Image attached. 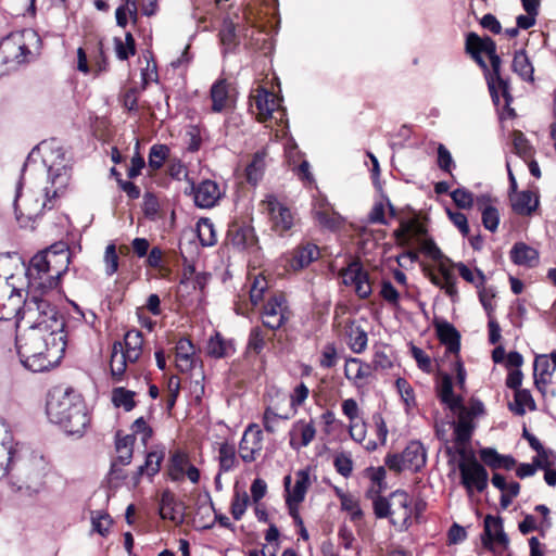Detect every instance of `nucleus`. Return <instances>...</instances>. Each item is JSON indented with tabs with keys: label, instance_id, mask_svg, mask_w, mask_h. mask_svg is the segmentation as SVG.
I'll use <instances>...</instances> for the list:
<instances>
[{
	"label": "nucleus",
	"instance_id": "1",
	"mask_svg": "<svg viewBox=\"0 0 556 556\" xmlns=\"http://www.w3.org/2000/svg\"><path fill=\"white\" fill-rule=\"evenodd\" d=\"M68 180L70 173L61 149L53 151L51 143L48 142L36 146L24 163L16 186V218L25 216L29 220H35L43 210H52Z\"/></svg>",
	"mask_w": 556,
	"mask_h": 556
},
{
	"label": "nucleus",
	"instance_id": "2",
	"mask_svg": "<svg viewBox=\"0 0 556 556\" xmlns=\"http://www.w3.org/2000/svg\"><path fill=\"white\" fill-rule=\"evenodd\" d=\"M17 353L22 364L34 372L51 368L64 354L66 340L59 349L52 346V336L43 328L25 329L16 339Z\"/></svg>",
	"mask_w": 556,
	"mask_h": 556
},
{
	"label": "nucleus",
	"instance_id": "3",
	"mask_svg": "<svg viewBox=\"0 0 556 556\" xmlns=\"http://www.w3.org/2000/svg\"><path fill=\"white\" fill-rule=\"evenodd\" d=\"M46 410L49 419L68 434L81 435L90 422L85 402L74 391L50 393Z\"/></svg>",
	"mask_w": 556,
	"mask_h": 556
},
{
	"label": "nucleus",
	"instance_id": "4",
	"mask_svg": "<svg viewBox=\"0 0 556 556\" xmlns=\"http://www.w3.org/2000/svg\"><path fill=\"white\" fill-rule=\"evenodd\" d=\"M70 252L67 250L40 252L34 255L25 270L27 294L51 289L67 270Z\"/></svg>",
	"mask_w": 556,
	"mask_h": 556
},
{
	"label": "nucleus",
	"instance_id": "5",
	"mask_svg": "<svg viewBox=\"0 0 556 556\" xmlns=\"http://www.w3.org/2000/svg\"><path fill=\"white\" fill-rule=\"evenodd\" d=\"M471 40L477 41L480 45V50H482V53L486 54L490 59L492 73L488 72L486 83L493 103L498 106L502 97L504 100V108L507 111V116L514 117L515 111L510 108V103L513 102L510 85L509 80L501 75L502 60L496 53L495 41L488 36H472Z\"/></svg>",
	"mask_w": 556,
	"mask_h": 556
},
{
	"label": "nucleus",
	"instance_id": "6",
	"mask_svg": "<svg viewBox=\"0 0 556 556\" xmlns=\"http://www.w3.org/2000/svg\"><path fill=\"white\" fill-rule=\"evenodd\" d=\"M46 464L42 457L23 458L21 450L18 459L9 472L10 483L16 492L27 496L36 495L45 484Z\"/></svg>",
	"mask_w": 556,
	"mask_h": 556
},
{
	"label": "nucleus",
	"instance_id": "7",
	"mask_svg": "<svg viewBox=\"0 0 556 556\" xmlns=\"http://www.w3.org/2000/svg\"><path fill=\"white\" fill-rule=\"evenodd\" d=\"M408 496L405 492H394L391 502L377 496L374 500V511L377 518L390 517L393 525L401 523L405 529L410 525L412 510L407 506Z\"/></svg>",
	"mask_w": 556,
	"mask_h": 556
},
{
	"label": "nucleus",
	"instance_id": "8",
	"mask_svg": "<svg viewBox=\"0 0 556 556\" xmlns=\"http://www.w3.org/2000/svg\"><path fill=\"white\" fill-rule=\"evenodd\" d=\"M462 459L458 462L460 482L471 496L473 492L482 493L489 484V473L486 469L471 455L467 456L466 451L460 450Z\"/></svg>",
	"mask_w": 556,
	"mask_h": 556
},
{
	"label": "nucleus",
	"instance_id": "9",
	"mask_svg": "<svg viewBox=\"0 0 556 556\" xmlns=\"http://www.w3.org/2000/svg\"><path fill=\"white\" fill-rule=\"evenodd\" d=\"M166 473L173 482H181L185 477L193 484L200 481V470L191 464L188 453L182 450H176L170 454Z\"/></svg>",
	"mask_w": 556,
	"mask_h": 556
},
{
	"label": "nucleus",
	"instance_id": "10",
	"mask_svg": "<svg viewBox=\"0 0 556 556\" xmlns=\"http://www.w3.org/2000/svg\"><path fill=\"white\" fill-rule=\"evenodd\" d=\"M36 38L34 31L27 30L22 33H12L0 42V52L5 62H15L17 64L24 63L27 55L30 53L25 38Z\"/></svg>",
	"mask_w": 556,
	"mask_h": 556
},
{
	"label": "nucleus",
	"instance_id": "11",
	"mask_svg": "<svg viewBox=\"0 0 556 556\" xmlns=\"http://www.w3.org/2000/svg\"><path fill=\"white\" fill-rule=\"evenodd\" d=\"M36 293L37 292H31L29 295L27 294L22 305L20 326L23 324L26 329L42 326L41 321L43 319H40V312L43 308H48V315L55 316V306Z\"/></svg>",
	"mask_w": 556,
	"mask_h": 556
},
{
	"label": "nucleus",
	"instance_id": "12",
	"mask_svg": "<svg viewBox=\"0 0 556 556\" xmlns=\"http://www.w3.org/2000/svg\"><path fill=\"white\" fill-rule=\"evenodd\" d=\"M21 446L15 443L8 425L0 421V479L8 476L12 465L18 459Z\"/></svg>",
	"mask_w": 556,
	"mask_h": 556
},
{
	"label": "nucleus",
	"instance_id": "13",
	"mask_svg": "<svg viewBox=\"0 0 556 556\" xmlns=\"http://www.w3.org/2000/svg\"><path fill=\"white\" fill-rule=\"evenodd\" d=\"M343 283L345 286H353L355 293L366 299L371 294V286L369 282L368 273L364 270L358 261H352L346 268L341 270Z\"/></svg>",
	"mask_w": 556,
	"mask_h": 556
},
{
	"label": "nucleus",
	"instance_id": "14",
	"mask_svg": "<svg viewBox=\"0 0 556 556\" xmlns=\"http://www.w3.org/2000/svg\"><path fill=\"white\" fill-rule=\"evenodd\" d=\"M289 319V311L283 295L270 298L263 307V325L270 330H277Z\"/></svg>",
	"mask_w": 556,
	"mask_h": 556
},
{
	"label": "nucleus",
	"instance_id": "15",
	"mask_svg": "<svg viewBox=\"0 0 556 556\" xmlns=\"http://www.w3.org/2000/svg\"><path fill=\"white\" fill-rule=\"evenodd\" d=\"M263 431L255 424L244 430L239 443V455L244 463H252L263 448Z\"/></svg>",
	"mask_w": 556,
	"mask_h": 556
},
{
	"label": "nucleus",
	"instance_id": "16",
	"mask_svg": "<svg viewBox=\"0 0 556 556\" xmlns=\"http://www.w3.org/2000/svg\"><path fill=\"white\" fill-rule=\"evenodd\" d=\"M416 460L417 441H410L402 453L388 454L384 464L390 470L397 473L406 470L417 472Z\"/></svg>",
	"mask_w": 556,
	"mask_h": 556
},
{
	"label": "nucleus",
	"instance_id": "17",
	"mask_svg": "<svg viewBox=\"0 0 556 556\" xmlns=\"http://www.w3.org/2000/svg\"><path fill=\"white\" fill-rule=\"evenodd\" d=\"M289 445L293 451L308 446L316 437V427L313 420L299 419L294 421L288 432Z\"/></svg>",
	"mask_w": 556,
	"mask_h": 556
},
{
	"label": "nucleus",
	"instance_id": "18",
	"mask_svg": "<svg viewBox=\"0 0 556 556\" xmlns=\"http://www.w3.org/2000/svg\"><path fill=\"white\" fill-rule=\"evenodd\" d=\"M496 202V199L488 193L476 197V206L481 213L482 225L490 232H495L498 229L501 220Z\"/></svg>",
	"mask_w": 556,
	"mask_h": 556
},
{
	"label": "nucleus",
	"instance_id": "19",
	"mask_svg": "<svg viewBox=\"0 0 556 556\" xmlns=\"http://www.w3.org/2000/svg\"><path fill=\"white\" fill-rule=\"evenodd\" d=\"M381 296L395 306L396 316L400 319L413 320V313L409 311L410 304L414 300L409 295L401 296L399 291L390 281H384L381 287Z\"/></svg>",
	"mask_w": 556,
	"mask_h": 556
},
{
	"label": "nucleus",
	"instance_id": "20",
	"mask_svg": "<svg viewBox=\"0 0 556 556\" xmlns=\"http://www.w3.org/2000/svg\"><path fill=\"white\" fill-rule=\"evenodd\" d=\"M419 254L433 264V267L439 271L442 267L452 265L451 260L446 257L437 243L425 235V229L419 223Z\"/></svg>",
	"mask_w": 556,
	"mask_h": 556
},
{
	"label": "nucleus",
	"instance_id": "21",
	"mask_svg": "<svg viewBox=\"0 0 556 556\" xmlns=\"http://www.w3.org/2000/svg\"><path fill=\"white\" fill-rule=\"evenodd\" d=\"M482 544L489 548H493V543L496 542L503 547H507L509 540L504 532L503 519L500 516L486 515L484 518V533L481 538Z\"/></svg>",
	"mask_w": 556,
	"mask_h": 556
},
{
	"label": "nucleus",
	"instance_id": "22",
	"mask_svg": "<svg viewBox=\"0 0 556 556\" xmlns=\"http://www.w3.org/2000/svg\"><path fill=\"white\" fill-rule=\"evenodd\" d=\"M194 204L201 208L213 207L220 199L219 186L210 179L201 181L199 185H192Z\"/></svg>",
	"mask_w": 556,
	"mask_h": 556
},
{
	"label": "nucleus",
	"instance_id": "23",
	"mask_svg": "<svg viewBox=\"0 0 556 556\" xmlns=\"http://www.w3.org/2000/svg\"><path fill=\"white\" fill-rule=\"evenodd\" d=\"M263 203L270 215L276 230L287 231L291 229L293 216L287 206L280 203L274 195H268Z\"/></svg>",
	"mask_w": 556,
	"mask_h": 556
},
{
	"label": "nucleus",
	"instance_id": "24",
	"mask_svg": "<svg viewBox=\"0 0 556 556\" xmlns=\"http://www.w3.org/2000/svg\"><path fill=\"white\" fill-rule=\"evenodd\" d=\"M555 371V365L551 362L548 355H539L533 364V378L536 390L543 395H546L547 386L552 382V377Z\"/></svg>",
	"mask_w": 556,
	"mask_h": 556
},
{
	"label": "nucleus",
	"instance_id": "25",
	"mask_svg": "<svg viewBox=\"0 0 556 556\" xmlns=\"http://www.w3.org/2000/svg\"><path fill=\"white\" fill-rule=\"evenodd\" d=\"M40 319H43L40 328H43V331H48L52 336V346L54 349L61 348L66 336L64 332L65 324L58 309L55 308V316L48 315V308L41 309Z\"/></svg>",
	"mask_w": 556,
	"mask_h": 556
},
{
	"label": "nucleus",
	"instance_id": "26",
	"mask_svg": "<svg viewBox=\"0 0 556 556\" xmlns=\"http://www.w3.org/2000/svg\"><path fill=\"white\" fill-rule=\"evenodd\" d=\"M511 210L521 216H531L540 205L539 195L531 190H522L509 195Z\"/></svg>",
	"mask_w": 556,
	"mask_h": 556
},
{
	"label": "nucleus",
	"instance_id": "27",
	"mask_svg": "<svg viewBox=\"0 0 556 556\" xmlns=\"http://www.w3.org/2000/svg\"><path fill=\"white\" fill-rule=\"evenodd\" d=\"M290 483L291 477L286 476L283 479V484L288 493L286 502H294L295 505H299L304 501L311 484L308 471L306 469H302L295 473V484L292 490H290Z\"/></svg>",
	"mask_w": 556,
	"mask_h": 556
},
{
	"label": "nucleus",
	"instance_id": "28",
	"mask_svg": "<svg viewBox=\"0 0 556 556\" xmlns=\"http://www.w3.org/2000/svg\"><path fill=\"white\" fill-rule=\"evenodd\" d=\"M422 273L433 285L444 289L447 295L453 298L457 294L456 277L453 273L452 265L442 267V269L439 270L440 276L435 275L428 265L422 266Z\"/></svg>",
	"mask_w": 556,
	"mask_h": 556
},
{
	"label": "nucleus",
	"instance_id": "29",
	"mask_svg": "<svg viewBox=\"0 0 556 556\" xmlns=\"http://www.w3.org/2000/svg\"><path fill=\"white\" fill-rule=\"evenodd\" d=\"M128 361L127 354L124 353L123 343L115 341L112 345L110 357V372L114 383H119L125 380Z\"/></svg>",
	"mask_w": 556,
	"mask_h": 556
},
{
	"label": "nucleus",
	"instance_id": "30",
	"mask_svg": "<svg viewBox=\"0 0 556 556\" xmlns=\"http://www.w3.org/2000/svg\"><path fill=\"white\" fill-rule=\"evenodd\" d=\"M509 257L515 265L528 268L535 267L540 262L539 251L525 242H516L509 252Z\"/></svg>",
	"mask_w": 556,
	"mask_h": 556
},
{
	"label": "nucleus",
	"instance_id": "31",
	"mask_svg": "<svg viewBox=\"0 0 556 556\" xmlns=\"http://www.w3.org/2000/svg\"><path fill=\"white\" fill-rule=\"evenodd\" d=\"M253 99L254 105L262 121H266L267 118L273 117L274 112L279 113L281 116L285 114L283 111L280 112L277 109L279 103L276 100L274 93L264 88L256 89V94L253 97Z\"/></svg>",
	"mask_w": 556,
	"mask_h": 556
},
{
	"label": "nucleus",
	"instance_id": "32",
	"mask_svg": "<svg viewBox=\"0 0 556 556\" xmlns=\"http://www.w3.org/2000/svg\"><path fill=\"white\" fill-rule=\"evenodd\" d=\"M23 289H16L15 287L9 288L8 302L0 301V320H11L17 318V327L21 321V298Z\"/></svg>",
	"mask_w": 556,
	"mask_h": 556
},
{
	"label": "nucleus",
	"instance_id": "33",
	"mask_svg": "<svg viewBox=\"0 0 556 556\" xmlns=\"http://www.w3.org/2000/svg\"><path fill=\"white\" fill-rule=\"evenodd\" d=\"M195 349L187 338H181L176 344V366L179 371L188 372L195 364Z\"/></svg>",
	"mask_w": 556,
	"mask_h": 556
},
{
	"label": "nucleus",
	"instance_id": "34",
	"mask_svg": "<svg viewBox=\"0 0 556 556\" xmlns=\"http://www.w3.org/2000/svg\"><path fill=\"white\" fill-rule=\"evenodd\" d=\"M164 447L149 452L146 456L144 464L138 467L137 471L132 477L135 483L137 484L144 473L149 477L155 476L161 469V465L164 460Z\"/></svg>",
	"mask_w": 556,
	"mask_h": 556
},
{
	"label": "nucleus",
	"instance_id": "35",
	"mask_svg": "<svg viewBox=\"0 0 556 556\" xmlns=\"http://www.w3.org/2000/svg\"><path fill=\"white\" fill-rule=\"evenodd\" d=\"M160 516L162 519H169L175 523H181L185 519L182 505L178 504L174 495L168 491L162 494Z\"/></svg>",
	"mask_w": 556,
	"mask_h": 556
},
{
	"label": "nucleus",
	"instance_id": "36",
	"mask_svg": "<svg viewBox=\"0 0 556 556\" xmlns=\"http://www.w3.org/2000/svg\"><path fill=\"white\" fill-rule=\"evenodd\" d=\"M212 111L220 113L230 106L229 85L226 79H217L211 87Z\"/></svg>",
	"mask_w": 556,
	"mask_h": 556
},
{
	"label": "nucleus",
	"instance_id": "37",
	"mask_svg": "<svg viewBox=\"0 0 556 556\" xmlns=\"http://www.w3.org/2000/svg\"><path fill=\"white\" fill-rule=\"evenodd\" d=\"M511 70L523 81L533 83L534 67L525 49L515 51L511 62Z\"/></svg>",
	"mask_w": 556,
	"mask_h": 556
},
{
	"label": "nucleus",
	"instance_id": "38",
	"mask_svg": "<svg viewBox=\"0 0 556 556\" xmlns=\"http://www.w3.org/2000/svg\"><path fill=\"white\" fill-rule=\"evenodd\" d=\"M481 460L493 469L504 468L510 470L516 465V459L510 455H501L495 448L484 447L480 450Z\"/></svg>",
	"mask_w": 556,
	"mask_h": 556
},
{
	"label": "nucleus",
	"instance_id": "39",
	"mask_svg": "<svg viewBox=\"0 0 556 556\" xmlns=\"http://www.w3.org/2000/svg\"><path fill=\"white\" fill-rule=\"evenodd\" d=\"M230 243L239 250H245L256 244L254 229L250 226L236 227L228 232Z\"/></svg>",
	"mask_w": 556,
	"mask_h": 556
},
{
	"label": "nucleus",
	"instance_id": "40",
	"mask_svg": "<svg viewBox=\"0 0 556 556\" xmlns=\"http://www.w3.org/2000/svg\"><path fill=\"white\" fill-rule=\"evenodd\" d=\"M437 333L448 352L457 353L459 351L460 336L453 325L446 321L438 324Z\"/></svg>",
	"mask_w": 556,
	"mask_h": 556
},
{
	"label": "nucleus",
	"instance_id": "41",
	"mask_svg": "<svg viewBox=\"0 0 556 556\" xmlns=\"http://www.w3.org/2000/svg\"><path fill=\"white\" fill-rule=\"evenodd\" d=\"M142 332L136 329L129 330L124 337V353L127 354L130 364L136 363L142 353Z\"/></svg>",
	"mask_w": 556,
	"mask_h": 556
},
{
	"label": "nucleus",
	"instance_id": "42",
	"mask_svg": "<svg viewBox=\"0 0 556 556\" xmlns=\"http://www.w3.org/2000/svg\"><path fill=\"white\" fill-rule=\"evenodd\" d=\"M509 409L517 416H523L528 410L536 409L535 401L528 389L515 391L514 402L509 403Z\"/></svg>",
	"mask_w": 556,
	"mask_h": 556
},
{
	"label": "nucleus",
	"instance_id": "43",
	"mask_svg": "<svg viewBox=\"0 0 556 556\" xmlns=\"http://www.w3.org/2000/svg\"><path fill=\"white\" fill-rule=\"evenodd\" d=\"M219 40L224 47V53L233 52L239 45L236 25L230 18L223 21L219 30Z\"/></svg>",
	"mask_w": 556,
	"mask_h": 556
},
{
	"label": "nucleus",
	"instance_id": "44",
	"mask_svg": "<svg viewBox=\"0 0 556 556\" xmlns=\"http://www.w3.org/2000/svg\"><path fill=\"white\" fill-rule=\"evenodd\" d=\"M319 257V248L314 243H306L294 251L292 266L304 268Z\"/></svg>",
	"mask_w": 556,
	"mask_h": 556
},
{
	"label": "nucleus",
	"instance_id": "45",
	"mask_svg": "<svg viewBox=\"0 0 556 556\" xmlns=\"http://www.w3.org/2000/svg\"><path fill=\"white\" fill-rule=\"evenodd\" d=\"M472 424L471 419L460 414L458 420L454 422V440L457 445H459L458 452L460 450L465 451V445L469 442L472 434Z\"/></svg>",
	"mask_w": 556,
	"mask_h": 556
},
{
	"label": "nucleus",
	"instance_id": "46",
	"mask_svg": "<svg viewBox=\"0 0 556 556\" xmlns=\"http://www.w3.org/2000/svg\"><path fill=\"white\" fill-rule=\"evenodd\" d=\"M345 377L357 383L371 375V366L358 358L348 359L344 366Z\"/></svg>",
	"mask_w": 556,
	"mask_h": 556
},
{
	"label": "nucleus",
	"instance_id": "47",
	"mask_svg": "<svg viewBox=\"0 0 556 556\" xmlns=\"http://www.w3.org/2000/svg\"><path fill=\"white\" fill-rule=\"evenodd\" d=\"M440 399L452 410L462 409V397L456 395L453 391V381L450 376H444L440 384Z\"/></svg>",
	"mask_w": 556,
	"mask_h": 556
},
{
	"label": "nucleus",
	"instance_id": "48",
	"mask_svg": "<svg viewBox=\"0 0 556 556\" xmlns=\"http://www.w3.org/2000/svg\"><path fill=\"white\" fill-rule=\"evenodd\" d=\"M218 460L220 472H228L235 469L238 465L235 445L228 442L222 443L218 448Z\"/></svg>",
	"mask_w": 556,
	"mask_h": 556
},
{
	"label": "nucleus",
	"instance_id": "49",
	"mask_svg": "<svg viewBox=\"0 0 556 556\" xmlns=\"http://www.w3.org/2000/svg\"><path fill=\"white\" fill-rule=\"evenodd\" d=\"M314 216L320 225L329 229H336L340 225V216L329 213V204L319 201L315 204Z\"/></svg>",
	"mask_w": 556,
	"mask_h": 556
},
{
	"label": "nucleus",
	"instance_id": "50",
	"mask_svg": "<svg viewBox=\"0 0 556 556\" xmlns=\"http://www.w3.org/2000/svg\"><path fill=\"white\" fill-rule=\"evenodd\" d=\"M207 353L215 358H222L233 354L235 348L230 341L224 340L219 333H216L207 343Z\"/></svg>",
	"mask_w": 556,
	"mask_h": 556
},
{
	"label": "nucleus",
	"instance_id": "51",
	"mask_svg": "<svg viewBox=\"0 0 556 556\" xmlns=\"http://www.w3.org/2000/svg\"><path fill=\"white\" fill-rule=\"evenodd\" d=\"M342 412L349 418L350 425V434L356 441H362L364 439V431L361 429L356 437L355 430L357 429V425L354 424L355 419L358 417V405L354 399H346L342 402Z\"/></svg>",
	"mask_w": 556,
	"mask_h": 556
},
{
	"label": "nucleus",
	"instance_id": "52",
	"mask_svg": "<svg viewBox=\"0 0 556 556\" xmlns=\"http://www.w3.org/2000/svg\"><path fill=\"white\" fill-rule=\"evenodd\" d=\"M265 153L257 152L253 155L251 163L247 166V180L251 185H256L264 175Z\"/></svg>",
	"mask_w": 556,
	"mask_h": 556
},
{
	"label": "nucleus",
	"instance_id": "53",
	"mask_svg": "<svg viewBox=\"0 0 556 556\" xmlns=\"http://www.w3.org/2000/svg\"><path fill=\"white\" fill-rule=\"evenodd\" d=\"M395 388L405 406L406 413H409L416 406L415 390L412 384L405 379L399 377L395 380Z\"/></svg>",
	"mask_w": 556,
	"mask_h": 556
},
{
	"label": "nucleus",
	"instance_id": "54",
	"mask_svg": "<svg viewBox=\"0 0 556 556\" xmlns=\"http://www.w3.org/2000/svg\"><path fill=\"white\" fill-rule=\"evenodd\" d=\"M136 393L123 387L114 388L112 391V403L116 407H123L126 412L135 408L136 402L134 400Z\"/></svg>",
	"mask_w": 556,
	"mask_h": 556
},
{
	"label": "nucleus",
	"instance_id": "55",
	"mask_svg": "<svg viewBox=\"0 0 556 556\" xmlns=\"http://www.w3.org/2000/svg\"><path fill=\"white\" fill-rule=\"evenodd\" d=\"M198 238L203 247L216 243V233L213 223L208 218H201L197 224Z\"/></svg>",
	"mask_w": 556,
	"mask_h": 556
},
{
	"label": "nucleus",
	"instance_id": "56",
	"mask_svg": "<svg viewBox=\"0 0 556 556\" xmlns=\"http://www.w3.org/2000/svg\"><path fill=\"white\" fill-rule=\"evenodd\" d=\"M349 346L354 353H362L367 346V333L361 327H351L348 333Z\"/></svg>",
	"mask_w": 556,
	"mask_h": 556
},
{
	"label": "nucleus",
	"instance_id": "57",
	"mask_svg": "<svg viewBox=\"0 0 556 556\" xmlns=\"http://www.w3.org/2000/svg\"><path fill=\"white\" fill-rule=\"evenodd\" d=\"M169 148L166 144H153L149 152V166L156 170L160 169L169 155Z\"/></svg>",
	"mask_w": 556,
	"mask_h": 556
},
{
	"label": "nucleus",
	"instance_id": "58",
	"mask_svg": "<svg viewBox=\"0 0 556 556\" xmlns=\"http://www.w3.org/2000/svg\"><path fill=\"white\" fill-rule=\"evenodd\" d=\"M455 205L463 210H469L476 204V198L468 189L460 187L450 193Z\"/></svg>",
	"mask_w": 556,
	"mask_h": 556
},
{
	"label": "nucleus",
	"instance_id": "59",
	"mask_svg": "<svg viewBox=\"0 0 556 556\" xmlns=\"http://www.w3.org/2000/svg\"><path fill=\"white\" fill-rule=\"evenodd\" d=\"M453 266H455L458 269L459 276L465 281H467L469 283H473L476 287L483 285L485 277L480 269L476 268L473 270L462 262H459L457 264H452V267Z\"/></svg>",
	"mask_w": 556,
	"mask_h": 556
},
{
	"label": "nucleus",
	"instance_id": "60",
	"mask_svg": "<svg viewBox=\"0 0 556 556\" xmlns=\"http://www.w3.org/2000/svg\"><path fill=\"white\" fill-rule=\"evenodd\" d=\"M341 507L350 514L352 521H358L363 517V511L358 501L351 494H340Z\"/></svg>",
	"mask_w": 556,
	"mask_h": 556
},
{
	"label": "nucleus",
	"instance_id": "61",
	"mask_svg": "<svg viewBox=\"0 0 556 556\" xmlns=\"http://www.w3.org/2000/svg\"><path fill=\"white\" fill-rule=\"evenodd\" d=\"M393 355L388 348L379 349L372 357V367L376 370H388L393 367Z\"/></svg>",
	"mask_w": 556,
	"mask_h": 556
},
{
	"label": "nucleus",
	"instance_id": "62",
	"mask_svg": "<svg viewBox=\"0 0 556 556\" xmlns=\"http://www.w3.org/2000/svg\"><path fill=\"white\" fill-rule=\"evenodd\" d=\"M249 495L247 492H235L231 501L230 511L235 520H240L249 505Z\"/></svg>",
	"mask_w": 556,
	"mask_h": 556
},
{
	"label": "nucleus",
	"instance_id": "63",
	"mask_svg": "<svg viewBox=\"0 0 556 556\" xmlns=\"http://www.w3.org/2000/svg\"><path fill=\"white\" fill-rule=\"evenodd\" d=\"M514 150L515 153L523 160L530 159L533 154V147L521 131H516L514 135Z\"/></svg>",
	"mask_w": 556,
	"mask_h": 556
},
{
	"label": "nucleus",
	"instance_id": "64",
	"mask_svg": "<svg viewBox=\"0 0 556 556\" xmlns=\"http://www.w3.org/2000/svg\"><path fill=\"white\" fill-rule=\"evenodd\" d=\"M268 288L267 280L264 276L258 275L254 278L250 289V300L254 306L258 305L264 299V293Z\"/></svg>",
	"mask_w": 556,
	"mask_h": 556
}]
</instances>
